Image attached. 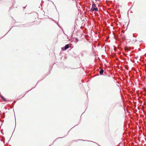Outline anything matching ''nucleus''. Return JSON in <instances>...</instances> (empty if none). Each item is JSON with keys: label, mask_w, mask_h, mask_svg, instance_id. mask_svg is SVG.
Returning <instances> with one entry per match:
<instances>
[{"label": "nucleus", "mask_w": 146, "mask_h": 146, "mask_svg": "<svg viewBox=\"0 0 146 146\" xmlns=\"http://www.w3.org/2000/svg\"><path fill=\"white\" fill-rule=\"evenodd\" d=\"M91 10L93 11H98V8L96 7V5L93 2L92 4V7Z\"/></svg>", "instance_id": "1"}, {"label": "nucleus", "mask_w": 146, "mask_h": 146, "mask_svg": "<svg viewBox=\"0 0 146 146\" xmlns=\"http://www.w3.org/2000/svg\"><path fill=\"white\" fill-rule=\"evenodd\" d=\"M69 47V44H67L66 45L64 46V50H66V49L68 48Z\"/></svg>", "instance_id": "2"}, {"label": "nucleus", "mask_w": 146, "mask_h": 146, "mask_svg": "<svg viewBox=\"0 0 146 146\" xmlns=\"http://www.w3.org/2000/svg\"><path fill=\"white\" fill-rule=\"evenodd\" d=\"M104 70H103L102 69L100 71V74L102 75L103 73Z\"/></svg>", "instance_id": "3"}, {"label": "nucleus", "mask_w": 146, "mask_h": 146, "mask_svg": "<svg viewBox=\"0 0 146 146\" xmlns=\"http://www.w3.org/2000/svg\"><path fill=\"white\" fill-rule=\"evenodd\" d=\"M1 98H2V99L4 101H6L5 99L4 98H3V96H1Z\"/></svg>", "instance_id": "4"}, {"label": "nucleus", "mask_w": 146, "mask_h": 146, "mask_svg": "<svg viewBox=\"0 0 146 146\" xmlns=\"http://www.w3.org/2000/svg\"><path fill=\"white\" fill-rule=\"evenodd\" d=\"M75 39L77 42H78V39L77 38H76Z\"/></svg>", "instance_id": "5"}, {"label": "nucleus", "mask_w": 146, "mask_h": 146, "mask_svg": "<svg viewBox=\"0 0 146 146\" xmlns=\"http://www.w3.org/2000/svg\"><path fill=\"white\" fill-rule=\"evenodd\" d=\"M64 35H64V37H65V36H67V35H65V34H64Z\"/></svg>", "instance_id": "6"}]
</instances>
